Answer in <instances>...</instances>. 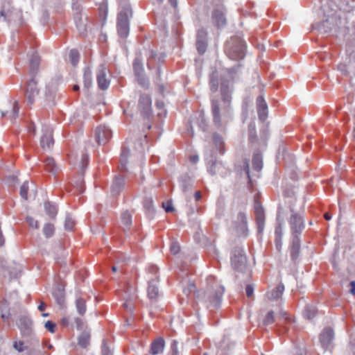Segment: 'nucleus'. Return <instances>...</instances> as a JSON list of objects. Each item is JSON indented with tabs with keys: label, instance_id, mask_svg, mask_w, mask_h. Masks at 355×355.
Listing matches in <instances>:
<instances>
[{
	"label": "nucleus",
	"instance_id": "37",
	"mask_svg": "<svg viewBox=\"0 0 355 355\" xmlns=\"http://www.w3.org/2000/svg\"><path fill=\"white\" fill-rule=\"evenodd\" d=\"M90 337L89 331H83L78 336V345L83 348H86L89 345Z\"/></svg>",
	"mask_w": 355,
	"mask_h": 355
},
{
	"label": "nucleus",
	"instance_id": "4",
	"mask_svg": "<svg viewBox=\"0 0 355 355\" xmlns=\"http://www.w3.org/2000/svg\"><path fill=\"white\" fill-rule=\"evenodd\" d=\"M268 133L266 130L260 132L259 136L257 135L255 123L252 121L248 125V141L255 149L265 148L267 145Z\"/></svg>",
	"mask_w": 355,
	"mask_h": 355
},
{
	"label": "nucleus",
	"instance_id": "28",
	"mask_svg": "<svg viewBox=\"0 0 355 355\" xmlns=\"http://www.w3.org/2000/svg\"><path fill=\"white\" fill-rule=\"evenodd\" d=\"M165 342L164 340L159 337L154 340L151 345L150 348V354L152 355H157L159 354H161L164 347Z\"/></svg>",
	"mask_w": 355,
	"mask_h": 355
},
{
	"label": "nucleus",
	"instance_id": "33",
	"mask_svg": "<svg viewBox=\"0 0 355 355\" xmlns=\"http://www.w3.org/2000/svg\"><path fill=\"white\" fill-rule=\"evenodd\" d=\"M53 295L56 302L62 306L64 304L65 295L64 288L61 286H58L53 291Z\"/></svg>",
	"mask_w": 355,
	"mask_h": 355
},
{
	"label": "nucleus",
	"instance_id": "44",
	"mask_svg": "<svg viewBox=\"0 0 355 355\" xmlns=\"http://www.w3.org/2000/svg\"><path fill=\"white\" fill-rule=\"evenodd\" d=\"M210 89L213 92H216L218 87V75L216 71H213L209 77Z\"/></svg>",
	"mask_w": 355,
	"mask_h": 355
},
{
	"label": "nucleus",
	"instance_id": "22",
	"mask_svg": "<svg viewBox=\"0 0 355 355\" xmlns=\"http://www.w3.org/2000/svg\"><path fill=\"white\" fill-rule=\"evenodd\" d=\"M259 119L264 121L268 116V105L263 96H259L256 100Z\"/></svg>",
	"mask_w": 355,
	"mask_h": 355
},
{
	"label": "nucleus",
	"instance_id": "42",
	"mask_svg": "<svg viewBox=\"0 0 355 355\" xmlns=\"http://www.w3.org/2000/svg\"><path fill=\"white\" fill-rule=\"evenodd\" d=\"M76 307L78 313L83 315L86 312V302L82 297H77L76 300Z\"/></svg>",
	"mask_w": 355,
	"mask_h": 355
},
{
	"label": "nucleus",
	"instance_id": "39",
	"mask_svg": "<svg viewBox=\"0 0 355 355\" xmlns=\"http://www.w3.org/2000/svg\"><path fill=\"white\" fill-rule=\"evenodd\" d=\"M0 313L1 317L3 320H8L10 318V308L9 304L6 300L0 301Z\"/></svg>",
	"mask_w": 355,
	"mask_h": 355
},
{
	"label": "nucleus",
	"instance_id": "2",
	"mask_svg": "<svg viewBox=\"0 0 355 355\" xmlns=\"http://www.w3.org/2000/svg\"><path fill=\"white\" fill-rule=\"evenodd\" d=\"M241 64L235 65L231 68L227 69V78L225 77L221 78L220 82V94L222 100L225 105V112L227 116H230V102L232 99V82L234 75L237 71Z\"/></svg>",
	"mask_w": 355,
	"mask_h": 355
},
{
	"label": "nucleus",
	"instance_id": "34",
	"mask_svg": "<svg viewBox=\"0 0 355 355\" xmlns=\"http://www.w3.org/2000/svg\"><path fill=\"white\" fill-rule=\"evenodd\" d=\"M196 208L191 207L190 211L188 213L189 220L191 225V227L195 229L196 231L200 230V222L196 217V214L195 212Z\"/></svg>",
	"mask_w": 355,
	"mask_h": 355
},
{
	"label": "nucleus",
	"instance_id": "27",
	"mask_svg": "<svg viewBox=\"0 0 355 355\" xmlns=\"http://www.w3.org/2000/svg\"><path fill=\"white\" fill-rule=\"evenodd\" d=\"M211 113L214 123L217 128H220L222 126V122L220 114L219 102L218 100H211Z\"/></svg>",
	"mask_w": 355,
	"mask_h": 355
},
{
	"label": "nucleus",
	"instance_id": "15",
	"mask_svg": "<svg viewBox=\"0 0 355 355\" xmlns=\"http://www.w3.org/2000/svg\"><path fill=\"white\" fill-rule=\"evenodd\" d=\"M254 214L256 223L257 225V232L259 234L263 233L265 226V214L261 203L258 201L254 202Z\"/></svg>",
	"mask_w": 355,
	"mask_h": 355
},
{
	"label": "nucleus",
	"instance_id": "60",
	"mask_svg": "<svg viewBox=\"0 0 355 355\" xmlns=\"http://www.w3.org/2000/svg\"><path fill=\"white\" fill-rule=\"evenodd\" d=\"M44 327L51 333H54L56 327V324L51 320H48L45 322Z\"/></svg>",
	"mask_w": 355,
	"mask_h": 355
},
{
	"label": "nucleus",
	"instance_id": "24",
	"mask_svg": "<svg viewBox=\"0 0 355 355\" xmlns=\"http://www.w3.org/2000/svg\"><path fill=\"white\" fill-rule=\"evenodd\" d=\"M106 68L103 64L99 66L97 73V83L99 88L105 90L110 85V81L105 78Z\"/></svg>",
	"mask_w": 355,
	"mask_h": 355
},
{
	"label": "nucleus",
	"instance_id": "55",
	"mask_svg": "<svg viewBox=\"0 0 355 355\" xmlns=\"http://www.w3.org/2000/svg\"><path fill=\"white\" fill-rule=\"evenodd\" d=\"M28 191V182L26 181L21 186V187H20V192H19L21 197L22 198H24V200H27L28 199V196H27Z\"/></svg>",
	"mask_w": 355,
	"mask_h": 355
},
{
	"label": "nucleus",
	"instance_id": "38",
	"mask_svg": "<svg viewBox=\"0 0 355 355\" xmlns=\"http://www.w3.org/2000/svg\"><path fill=\"white\" fill-rule=\"evenodd\" d=\"M130 153V150L128 148L123 147L121 153L120 158V166L119 168L121 171L126 170V165L128 163V159Z\"/></svg>",
	"mask_w": 355,
	"mask_h": 355
},
{
	"label": "nucleus",
	"instance_id": "17",
	"mask_svg": "<svg viewBox=\"0 0 355 355\" xmlns=\"http://www.w3.org/2000/svg\"><path fill=\"white\" fill-rule=\"evenodd\" d=\"M212 21L218 28H221L226 25L225 8L223 6H220L213 10Z\"/></svg>",
	"mask_w": 355,
	"mask_h": 355
},
{
	"label": "nucleus",
	"instance_id": "10",
	"mask_svg": "<svg viewBox=\"0 0 355 355\" xmlns=\"http://www.w3.org/2000/svg\"><path fill=\"white\" fill-rule=\"evenodd\" d=\"M133 69L137 83L143 87L148 88L149 80L146 77L141 60L136 58L133 62Z\"/></svg>",
	"mask_w": 355,
	"mask_h": 355
},
{
	"label": "nucleus",
	"instance_id": "23",
	"mask_svg": "<svg viewBox=\"0 0 355 355\" xmlns=\"http://www.w3.org/2000/svg\"><path fill=\"white\" fill-rule=\"evenodd\" d=\"M159 277L156 276L155 279L148 281L147 288L148 297L151 300H156L159 295Z\"/></svg>",
	"mask_w": 355,
	"mask_h": 355
},
{
	"label": "nucleus",
	"instance_id": "62",
	"mask_svg": "<svg viewBox=\"0 0 355 355\" xmlns=\"http://www.w3.org/2000/svg\"><path fill=\"white\" fill-rule=\"evenodd\" d=\"M275 238H282L283 236V228L281 223H279L275 230Z\"/></svg>",
	"mask_w": 355,
	"mask_h": 355
},
{
	"label": "nucleus",
	"instance_id": "49",
	"mask_svg": "<svg viewBox=\"0 0 355 355\" xmlns=\"http://www.w3.org/2000/svg\"><path fill=\"white\" fill-rule=\"evenodd\" d=\"M69 57L71 64L73 66H76L78 64L80 58L78 51L76 49H71L69 52Z\"/></svg>",
	"mask_w": 355,
	"mask_h": 355
},
{
	"label": "nucleus",
	"instance_id": "58",
	"mask_svg": "<svg viewBox=\"0 0 355 355\" xmlns=\"http://www.w3.org/2000/svg\"><path fill=\"white\" fill-rule=\"evenodd\" d=\"M13 347L18 352H23L27 349V347L24 345V343L23 341H15L13 343Z\"/></svg>",
	"mask_w": 355,
	"mask_h": 355
},
{
	"label": "nucleus",
	"instance_id": "14",
	"mask_svg": "<svg viewBox=\"0 0 355 355\" xmlns=\"http://www.w3.org/2000/svg\"><path fill=\"white\" fill-rule=\"evenodd\" d=\"M194 184L195 180L193 178L187 175L182 176L180 187L187 201L191 199Z\"/></svg>",
	"mask_w": 355,
	"mask_h": 355
},
{
	"label": "nucleus",
	"instance_id": "8",
	"mask_svg": "<svg viewBox=\"0 0 355 355\" xmlns=\"http://www.w3.org/2000/svg\"><path fill=\"white\" fill-rule=\"evenodd\" d=\"M233 225L238 236L243 237H246L248 236V220L245 212H239L236 219L233 222Z\"/></svg>",
	"mask_w": 355,
	"mask_h": 355
},
{
	"label": "nucleus",
	"instance_id": "61",
	"mask_svg": "<svg viewBox=\"0 0 355 355\" xmlns=\"http://www.w3.org/2000/svg\"><path fill=\"white\" fill-rule=\"evenodd\" d=\"M26 222L28 223V225L31 227H32L33 228H35V229H38L39 228L38 221L35 220L33 217L27 216L26 217Z\"/></svg>",
	"mask_w": 355,
	"mask_h": 355
},
{
	"label": "nucleus",
	"instance_id": "21",
	"mask_svg": "<svg viewBox=\"0 0 355 355\" xmlns=\"http://www.w3.org/2000/svg\"><path fill=\"white\" fill-rule=\"evenodd\" d=\"M125 180L121 175H114L111 187L110 192L112 196H117L121 192L125 187Z\"/></svg>",
	"mask_w": 355,
	"mask_h": 355
},
{
	"label": "nucleus",
	"instance_id": "50",
	"mask_svg": "<svg viewBox=\"0 0 355 355\" xmlns=\"http://www.w3.org/2000/svg\"><path fill=\"white\" fill-rule=\"evenodd\" d=\"M170 252L172 254V257H169L168 259L171 263H175L176 262V258L175 256L178 254V245L175 241H173L171 243V247H170Z\"/></svg>",
	"mask_w": 355,
	"mask_h": 355
},
{
	"label": "nucleus",
	"instance_id": "43",
	"mask_svg": "<svg viewBox=\"0 0 355 355\" xmlns=\"http://www.w3.org/2000/svg\"><path fill=\"white\" fill-rule=\"evenodd\" d=\"M284 291V286L283 284H279L274 290L271 291L269 295L270 300L279 299Z\"/></svg>",
	"mask_w": 355,
	"mask_h": 355
},
{
	"label": "nucleus",
	"instance_id": "13",
	"mask_svg": "<svg viewBox=\"0 0 355 355\" xmlns=\"http://www.w3.org/2000/svg\"><path fill=\"white\" fill-rule=\"evenodd\" d=\"M151 104V98L148 94H143L140 96L139 99V108L141 114L145 119H149V117L152 115Z\"/></svg>",
	"mask_w": 355,
	"mask_h": 355
},
{
	"label": "nucleus",
	"instance_id": "1",
	"mask_svg": "<svg viewBox=\"0 0 355 355\" xmlns=\"http://www.w3.org/2000/svg\"><path fill=\"white\" fill-rule=\"evenodd\" d=\"M120 10L117 15V33L121 38H126L130 31V19L132 17V11L128 0H119Z\"/></svg>",
	"mask_w": 355,
	"mask_h": 355
},
{
	"label": "nucleus",
	"instance_id": "29",
	"mask_svg": "<svg viewBox=\"0 0 355 355\" xmlns=\"http://www.w3.org/2000/svg\"><path fill=\"white\" fill-rule=\"evenodd\" d=\"M56 90V83L54 80L50 82L46 87L45 96L46 101H48L52 105H55L54 98Z\"/></svg>",
	"mask_w": 355,
	"mask_h": 355
},
{
	"label": "nucleus",
	"instance_id": "59",
	"mask_svg": "<svg viewBox=\"0 0 355 355\" xmlns=\"http://www.w3.org/2000/svg\"><path fill=\"white\" fill-rule=\"evenodd\" d=\"M101 355H112V351L108 347L105 340H103L101 347Z\"/></svg>",
	"mask_w": 355,
	"mask_h": 355
},
{
	"label": "nucleus",
	"instance_id": "51",
	"mask_svg": "<svg viewBox=\"0 0 355 355\" xmlns=\"http://www.w3.org/2000/svg\"><path fill=\"white\" fill-rule=\"evenodd\" d=\"M55 232V228L53 224L46 223L43 227V233L46 238H51Z\"/></svg>",
	"mask_w": 355,
	"mask_h": 355
},
{
	"label": "nucleus",
	"instance_id": "9",
	"mask_svg": "<svg viewBox=\"0 0 355 355\" xmlns=\"http://www.w3.org/2000/svg\"><path fill=\"white\" fill-rule=\"evenodd\" d=\"M25 96L28 104L32 105L35 102V97L38 96L40 89L37 87V80L35 78L31 77L27 81L24 89Z\"/></svg>",
	"mask_w": 355,
	"mask_h": 355
},
{
	"label": "nucleus",
	"instance_id": "64",
	"mask_svg": "<svg viewBox=\"0 0 355 355\" xmlns=\"http://www.w3.org/2000/svg\"><path fill=\"white\" fill-rule=\"evenodd\" d=\"M89 161V157L87 155H83L81 158V168L84 170L87 168Z\"/></svg>",
	"mask_w": 355,
	"mask_h": 355
},
{
	"label": "nucleus",
	"instance_id": "40",
	"mask_svg": "<svg viewBox=\"0 0 355 355\" xmlns=\"http://www.w3.org/2000/svg\"><path fill=\"white\" fill-rule=\"evenodd\" d=\"M83 82L85 88H89L92 85V73L90 68L88 67L84 69Z\"/></svg>",
	"mask_w": 355,
	"mask_h": 355
},
{
	"label": "nucleus",
	"instance_id": "36",
	"mask_svg": "<svg viewBox=\"0 0 355 355\" xmlns=\"http://www.w3.org/2000/svg\"><path fill=\"white\" fill-rule=\"evenodd\" d=\"M182 278V281L187 284V288H183V293L188 296L191 293L196 291V285L194 283L191 282L190 279H188V273H185L184 275H181L179 273V279Z\"/></svg>",
	"mask_w": 355,
	"mask_h": 355
},
{
	"label": "nucleus",
	"instance_id": "53",
	"mask_svg": "<svg viewBox=\"0 0 355 355\" xmlns=\"http://www.w3.org/2000/svg\"><path fill=\"white\" fill-rule=\"evenodd\" d=\"M74 224L75 223L71 216L67 214L64 220V229L68 231L72 230Z\"/></svg>",
	"mask_w": 355,
	"mask_h": 355
},
{
	"label": "nucleus",
	"instance_id": "3",
	"mask_svg": "<svg viewBox=\"0 0 355 355\" xmlns=\"http://www.w3.org/2000/svg\"><path fill=\"white\" fill-rule=\"evenodd\" d=\"M245 42L239 35L232 36L225 43V52L232 60H240L245 55Z\"/></svg>",
	"mask_w": 355,
	"mask_h": 355
},
{
	"label": "nucleus",
	"instance_id": "20",
	"mask_svg": "<svg viewBox=\"0 0 355 355\" xmlns=\"http://www.w3.org/2000/svg\"><path fill=\"white\" fill-rule=\"evenodd\" d=\"M19 327L24 337H30L33 333V322L27 316H21L19 320Z\"/></svg>",
	"mask_w": 355,
	"mask_h": 355
},
{
	"label": "nucleus",
	"instance_id": "16",
	"mask_svg": "<svg viewBox=\"0 0 355 355\" xmlns=\"http://www.w3.org/2000/svg\"><path fill=\"white\" fill-rule=\"evenodd\" d=\"M112 137L111 130L105 126L99 125L95 131V138L98 145H105Z\"/></svg>",
	"mask_w": 355,
	"mask_h": 355
},
{
	"label": "nucleus",
	"instance_id": "45",
	"mask_svg": "<svg viewBox=\"0 0 355 355\" xmlns=\"http://www.w3.org/2000/svg\"><path fill=\"white\" fill-rule=\"evenodd\" d=\"M197 124L199 128L203 132H206L208 128V124L203 114L200 113L197 117Z\"/></svg>",
	"mask_w": 355,
	"mask_h": 355
},
{
	"label": "nucleus",
	"instance_id": "57",
	"mask_svg": "<svg viewBox=\"0 0 355 355\" xmlns=\"http://www.w3.org/2000/svg\"><path fill=\"white\" fill-rule=\"evenodd\" d=\"M157 57V53L153 50H149V54H148V61L147 62V67L148 69H152L153 68V61Z\"/></svg>",
	"mask_w": 355,
	"mask_h": 355
},
{
	"label": "nucleus",
	"instance_id": "63",
	"mask_svg": "<svg viewBox=\"0 0 355 355\" xmlns=\"http://www.w3.org/2000/svg\"><path fill=\"white\" fill-rule=\"evenodd\" d=\"M164 106V104L163 101H157L156 102V107H157V109L160 110V112H159L158 114H157L159 116H162V114H166V112L163 109Z\"/></svg>",
	"mask_w": 355,
	"mask_h": 355
},
{
	"label": "nucleus",
	"instance_id": "6",
	"mask_svg": "<svg viewBox=\"0 0 355 355\" xmlns=\"http://www.w3.org/2000/svg\"><path fill=\"white\" fill-rule=\"evenodd\" d=\"M291 215L288 219L291 230L290 238H301L302 233L305 228V223L303 217L293 209H291Z\"/></svg>",
	"mask_w": 355,
	"mask_h": 355
},
{
	"label": "nucleus",
	"instance_id": "31",
	"mask_svg": "<svg viewBox=\"0 0 355 355\" xmlns=\"http://www.w3.org/2000/svg\"><path fill=\"white\" fill-rule=\"evenodd\" d=\"M212 140L216 149L218 150L220 155H223L225 153V148L223 137L218 132H214L212 135Z\"/></svg>",
	"mask_w": 355,
	"mask_h": 355
},
{
	"label": "nucleus",
	"instance_id": "25",
	"mask_svg": "<svg viewBox=\"0 0 355 355\" xmlns=\"http://www.w3.org/2000/svg\"><path fill=\"white\" fill-rule=\"evenodd\" d=\"M334 17H328L327 19L323 20L316 24L313 25V29H318L320 33H327L330 32L334 26Z\"/></svg>",
	"mask_w": 355,
	"mask_h": 355
},
{
	"label": "nucleus",
	"instance_id": "52",
	"mask_svg": "<svg viewBox=\"0 0 355 355\" xmlns=\"http://www.w3.org/2000/svg\"><path fill=\"white\" fill-rule=\"evenodd\" d=\"M121 220L122 223L127 227L131 225L132 216L128 211H123L121 214Z\"/></svg>",
	"mask_w": 355,
	"mask_h": 355
},
{
	"label": "nucleus",
	"instance_id": "5",
	"mask_svg": "<svg viewBox=\"0 0 355 355\" xmlns=\"http://www.w3.org/2000/svg\"><path fill=\"white\" fill-rule=\"evenodd\" d=\"M231 264L236 272H244L245 271L247 257L243 247L236 246L233 248L231 255Z\"/></svg>",
	"mask_w": 355,
	"mask_h": 355
},
{
	"label": "nucleus",
	"instance_id": "12",
	"mask_svg": "<svg viewBox=\"0 0 355 355\" xmlns=\"http://www.w3.org/2000/svg\"><path fill=\"white\" fill-rule=\"evenodd\" d=\"M73 18L76 28L80 35H83L87 31V17L83 18L81 10L78 5L73 6Z\"/></svg>",
	"mask_w": 355,
	"mask_h": 355
},
{
	"label": "nucleus",
	"instance_id": "46",
	"mask_svg": "<svg viewBox=\"0 0 355 355\" xmlns=\"http://www.w3.org/2000/svg\"><path fill=\"white\" fill-rule=\"evenodd\" d=\"M44 167L50 173H54L56 171L55 161L51 157H47L44 160Z\"/></svg>",
	"mask_w": 355,
	"mask_h": 355
},
{
	"label": "nucleus",
	"instance_id": "54",
	"mask_svg": "<svg viewBox=\"0 0 355 355\" xmlns=\"http://www.w3.org/2000/svg\"><path fill=\"white\" fill-rule=\"evenodd\" d=\"M275 322V313L273 311H270L266 314L264 320L263 324L264 325H270Z\"/></svg>",
	"mask_w": 355,
	"mask_h": 355
},
{
	"label": "nucleus",
	"instance_id": "30",
	"mask_svg": "<svg viewBox=\"0 0 355 355\" xmlns=\"http://www.w3.org/2000/svg\"><path fill=\"white\" fill-rule=\"evenodd\" d=\"M252 168L257 171H260L263 167V159L261 150L255 149L252 160Z\"/></svg>",
	"mask_w": 355,
	"mask_h": 355
},
{
	"label": "nucleus",
	"instance_id": "7",
	"mask_svg": "<svg viewBox=\"0 0 355 355\" xmlns=\"http://www.w3.org/2000/svg\"><path fill=\"white\" fill-rule=\"evenodd\" d=\"M225 288L223 286H218L214 290H209L206 293L207 300L206 302L207 308L210 311H213L219 308L222 301V295H223Z\"/></svg>",
	"mask_w": 355,
	"mask_h": 355
},
{
	"label": "nucleus",
	"instance_id": "47",
	"mask_svg": "<svg viewBox=\"0 0 355 355\" xmlns=\"http://www.w3.org/2000/svg\"><path fill=\"white\" fill-rule=\"evenodd\" d=\"M55 253H56L58 257L57 262L60 263L59 259L61 257H65L68 256V252L64 250L63 245L61 243H58V245L55 247Z\"/></svg>",
	"mask_w": 355,
	"mask_h": 355
},
{
	"label": "nucleus",
	"instance_id": "41",
	"mask_svg": "<svg viewBox=\"0 0 355 355\" xmlns=\"http://www.w3.org/2000/svg\"><path fill=\"white\" fill-rule=\"evenodd\" d=\"M44 209L46 212V214L52 218H55L57 213H58V208L55 205L51 204L50 202H46L44 203Z\"/></svg>",
	"mask_w": 355,
	"mask_h": 355
},
{
	"label": "nucleus",
	"instance_id": "35",
	"mask_svg": "<svg viewBox=\"0 0 355 355\" xmlns=\"http://www.w3.org/2000/svg\"><path fill=\"white\" fill-rule=\"evenodd\" d=\"M318 313V309L313 304H306L303 311L304 317L308 320H312Z\"/></svg>",
	"mask_w": 355,
	"mask_h": 355
},
{
	"label": "nucleus",
	"instance_id": "26",
	"mask_svg": "<svg viewBox=\"0 0 355 355\" xmlns=\"http://www.w3.org/2000/svg\"><path fill=\"white\" fill-rule=\"evenodd\" d=\"M40 58L37 53H33L29 60V75L35 78L39 71Z\"/></svg>",
	"mask_w": 355,
	"mask_h": 355
},
{
	"label": "nucleus",
	"instance_id": "32",
	"mask_svg": "<svg viewBox=\"0 0 355 355\" xmlns=\"http://www.w3.org/2000/svg\"><path fill=\"white\" fill-rule=\"evenodd\" d=\"M53 144V139L51 132L47 131L44 133L41 139L40 145L44 150L50 149Z\"/></svg>",
	"mask_w": 355,
	"mask_h": 355
},
{
	"label": "nucleus",
	"instance_id": "11",
	"mask_svg": "<svg viewBox=\"0 0 355 355\" xmlns=\"http://www.w3.org/2000/svg\"><path fill=\"white\" fill-rule=\"evenodd\" d=\"M288 251L290 258L294 265L300 262L301 253V238H290Z\"/></svg>",
	"mask_w": 355,
	"mask_h": 355
},
{
	"label": "nucleus",
	"instance_id": "18",
	"mask_svg": "<svg viewBox=\"0 0 355 355\" xmlns=\"http://www.w3.org/2000/svg\"><path fill=\"white\" fill-rule=\"evenodd\" d=\"M334 338V333L331 328L326 327L320 335V342L325 350L332 348V342Z\"/></svg>",
	"mask_w": 355,
	"mask_h": 355
},
{
	"label": "nucleus",
	"instance_id": "56",
	"mask_svg": "<svg viewBox=\"0 0 355 355\" xmlns=\"http://www.w3.org/2000/svg\"><path fill=\"white\" fill-rule=\"evenodd\" d=\"M162 206L166 212H172L175 211L172 200H168L166 202H162Z\"/></svg>",
	"mask_w": 355,
	"mask_h": 355
},
{
	"label": "nucleus",
	"instance_id": "48",
	"mask_svg": "<svg viewBox=\"0 0 355 355\" xmlns=\"http://www.w3.org/2000/svg\"><path fill=\"white\" fill-rule=\"evenodd\" d=\"M144 207L150 213L154 212L153 200L152 196H146L144 200Z\"/></svg>",
	"mask_w": 355,
	"mask_h": 355
},
{
	"label": "nucleus",
	"instance_id": "19",
	"mask_svg": "<svg viewBox=\"0 0 355 355\" xmlns=\"http://www.w3.org/2000/svg\"><path fill=\"white\" fill-rule=\"evenodd\" d=\"M196 49L200 55L205 53L207 48V33L204 28H200L197 32Z\"/></svg>",
	"mask_w": 355,
	"mask_h": 355
}]
</instances>
